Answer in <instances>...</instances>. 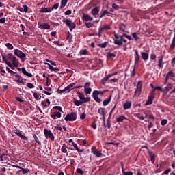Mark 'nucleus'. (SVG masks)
<instances>
[{
	"label": "nucleus",
	"mask_w": 175,
	"mask_h": 175,
	"mask_svg": "<svg viewBox=\"0 0 175 175\" xmlns=\"http://www.w3.org/2000/svg\"><path fill=\"white\" fill-rule=\"evenodd\" d=\"M134 59V66L132 71L131 77H134L135 75H136V66H137V65H139V63L140 62V55H139V51H137V49L135 50Z\"/></svg>",
	"instance_id": "obj_1"
},
{
	"label": "nucleus",
	"mask_w": 175,
	"mask_h": 175,
	"mask_svg": "<svg viewBox=\"0 0 175 175\" xmlns=\"http://www.w3.org/2000/svg\"><path fill=\"white\" fill-rule=\"evenodd\" d=\"M14 55H16V57L20 58L21 61H23V62L25 61V57H27V55H25V53H23V51H21V50L18 49H14Z\"/></svg>",
	"instance_id": "obj_2"
},
{
	"label": "nucleus",
	"mask_w": 175,
	"mask_h": 175,
	"mask_svg": "<svg viewBox=\"0 0 175 175\" xmlns=\"http://www.w3.org/2000/svg\"><path fill=\"white\" fill-rule=\"evenodd\" d=\"M124 34L122 36H118V34L114 33V44H117L118 46H122V40L124 39Z\"/></svg>",
	"instance_id": "obj_3"
},
{
	"label": "nucleus",
	"mask_w": 175,
	"mask_h": 175,
	"mask_svg": "<svg viewBox=\"0 0 175 175\" xmlns=\"http://www.w3.org/2000/svg\"><path fill=\"white\" fill-rule=\"evenodd\" d=\"M77 118V113L72 111L70 113H68L64 118L65 121H76Z\"/></svg>",
	"instance_id": "obj_4"
},
{
	"label": "nucleus",
	"mask_w": 175,
	"mask_h": 175,
	"mask_svg": "<svg viewBox=\"0 0 175 175\" xmlns=\"http://www.w3.org/2000/svg\"><path fill=\"white\" fill-rule=\"evenodd\" d=\"M62 21H63V23L66 24L67 26H68V28H69L70 31H72L73 29H75L76 28V24H75V23L72 22L71 20H70V19H64Z\"/></svg>",
	"instance_id": "obj_5"
},
{
	"label": "nucleus",
	"mask_w": 175,
	"mask_h": 175,
	"mask_svg": "<svg viewBox=\"0 0 175 175\" xmlns=\"http://www.w3.org/2000/svg\"><path fill=\"white\" fill-rule=\"evenodd\" d=\"M44 133L45 135L46 139H51L52 142H54V134L52 133L51 131H48L47 129H44Z\"/></svg>",
	"instance_id": "obj_6"
},
{
	"label": "nucleus",
	"mask_w": 175,
	"mask_h": 175,
	"mask_svg": "<svg viewBox=\"0 0 175 175\" xmlns=\"http://www.w3.org/2000/svg\"><path fill=\"white\" fill-rule=\"evenodd\" d=\"M15 135H16V136H18V137H20L23 143H27L28 142V137H27V136L25 135H23V133H21V131L20 130H16V131H14Z\"/></svg>",
	"instance_id": "obj_7"
},
{
	"label": "nucleus",
	"mask_w": 175,
	"mask_h": 175,
	"mask_svg": "<svg viewBox=\"0 0 175 175\" xmlns=\"http://www.w3.org/2000/svg\"><path fill=\"white\" fill-rule=\"evenodd\" d=\"M140 94H142V81H138L134 95L135 96H140Z\"/></svg>",
	"instance_id": "obj_8"
},
{
	"label": "nucleus",
	"mask_w": 175,
	"mask_h": 175,
	"mask_svg": "<svg viewBox=\"0 0 175 175\" xmlns=\"http://www.w3.org/2000/svg\"><path fill=\"white\" fill-rule=\"evenodd\" d=\"M91 152L92 154H94V155H95L98 158H99L100 157H102V152L98 150V149H96V146H92V147Z\"/></svg>",
	"instance_id": "obj_9"
},
{
	"label": "nucleus",
	"mask_w": 175,
	"mask_h": 175,
	"mask_svg": "<svg viewBox=\"0 0 175 175\" xmlns=\"http://www.w3.org/2000/svg\"><path fill=\"white\" fill-rule=\"evenodd\" d=\"M154 98L155 96H154V94H152V93H150L149 96L148 98V100L145 103V106L152 105V102H154Z\"/></svg>",
	"instance_id": "obj_10"
},
{
	"label": "nucleus",
	"mask_w": 175,
	"mask_h": 175,
	"mask_svg": "<svg viewBox=\"0 0 175 175\" xmlns=\"http://www.w3.org/2000/svg\"><path fill=\"white\" fill-rule=\"evenodd\" d=\"M17 69L19 72H22V73H23V75H25V76H27L28 77H32V74L27 72V70H25V67L21 68H17Z\"/></svg>",
	"instance_id": "obj_11"
},
{
	"label": "nucleus",
	"mask_w": 175,
	"mask_h": 175,
	"mask_svg": "<svg viewBox=\"0 0 175 175\" xmlns=\"http://www.w3.org/2000/svg\"><path fill=\"white\" fill-rule=\"evenodd\" d=\"M148 54H149V51H146V52H141L142 59L144 61H147L148 59V57H149Z\"/></svg>",
	"instance_id": "obj_12"
},
{
	"label": "nucleus",
	"mask_w": 175,
	"mask_h": 175,
	"mask_svg": "<svg viewBox=\"0 0 175 175\" xmlns=\"http://www.w3.org/2000/svg\"><path fill=\"white\" fill-rule=\"evenodd\" d=\"M122 173L124 175H133L132 171L125 172V168H124V163H121Z\"/></svg>",
	"instance_id": "obj_13"
},
{
	"label": "nucleus",
	"mask_w": 175,
	"mask_h": 175,
	"mask_svg": "<svg viewBox=\"0 0 175 175\" xmlns=\"http://www.w3.org/2000/svg\"><path fill=\"white\" fill-rule=\"evenodd\" d=\"M158 67L159 68H163V55H161L158 56Z\"/></svg>",
	"instance_id": "obj_14"
},
{
	"label": "nucleus",
	"mask_w": 175,
	"mask_h": 175,
	"mask_svg": "<svg viewBox=\"0 0 175 175\" xmlns=\"http://www.w3.org/2000/svg\"><path fill=\"white\" fill-rule=\"evenodd\" d=\"M53 9L51 8H42L40 10V13H51Z\"/></svg>",
	"instance_id": "obj_15"
},
{
	"label": "nucleus",
	"mask_w": 175,
	"mask_h": 175,
	"mask_svg": "<svg viewBox=\"0 0 175 175\" xmlns=\"http://www.w3.org/2000/svg\"><path fill=\"white\" fill-rule=\"evenodd\" d=\"M172 88H173V84H172L171 83H167V86L163 89V92H165V94H167L168 91L171 90Z\"/></svg>",
	"instance_id": "obj_16"
},
{
	"label": "nucleus",
	"mask_w": 175,
	"mask_h": 175,
	"mask_svg": "<svg viewBox=\"0 0 175 175\" xmlns=\"http://www.w3.org/2000/svg\"><path fill=\"white\" fill-rule=\"evenodd\" d=\"M82 20L83 21H92V20H94V18L92 17H90V16L88 15V14H83V16L82 17Z\"/></svg>",
	"instance_id": "obj_17"
},
{
	"label": "nucleus",
	"mask_w": 175,
	"mask_h": 175,
	"mask_svg": "<svg viewBox=\"0 0 175 175\" xmlns=\"http://www.w3.org/2000/svg\"><path fill=\"white\" fill-rule=\"evenodd\" d=\"M131 106H132V103L129 101H126L123 105V109L124 110H128V109H131Z\"/></svg>",
	"instance_id": "obj_18"
},
{
	"label": "nucleus",
	"mask_w": 175,
	"mask_h": 175,
	"mask_svg": "<svg viewBox=\"0 0 175 175\" xmlns=\"http://www.w3.org/2000/svg\"><path fill=\"white\" fill-rule=\"evenodd\" d=\"M39 28H40V29H50V25H49L48 23H44L40 25Z\"/></svg>",
	"instance_id": "obj_19"
},
{
	"label": "nucleus",
	"mask_w": 175,
	"mask_h": 175,
	"mask_svg": "<svg viewBox=\"0 0 175 175\" xmlns=\"http://www.w3.org/2000/svg\"><path fill=\"white\" fill-rule=\"evenodd\" d=\"M148 154L150 157V161L152 163H155V154L151 151H148Z\"/></svg>",
	"instance_id": "obj_20"
},
{
	"label": "nucleus",
	"mask_w": 175,
	"mask_h": 175,
	"mask_svg": "<svg viewBox=\"0 0 175 175\" xmlns=\"http://www.w3.org/2000/svg\"><path fill=\"white\" fill-rule=\"evenodd\" d=\"M92 97L94 99L95 102H97V103H100V102H102V99L99 98V96H98L96 93L92 94Z\"/></svg>",
	"instance_id": "obj_21"
},
{
	"label": "nucleus",
	"mask_w": 175,
	"mask_h": 175,
	"mask_svg": "<svg viewBox=\"0 0 175 175\" xmlns=\"http://www.w3.org/2000/svg\"><path fill=\"white\" fill-rule=\"evenodd\" d=\"M51 118L55 120V118H61V113L60 112H53V114L51 115Z\"/></svg>",
	"instance_id": "obj_22"
},
{
	"label": "nucleus",
	"mask_w": 175,
	"mask_h": 175,
	"mask_svg": "<svg viewBox=\"0 0 175 175\" xmlns=\"http://www.w3.org/2000/svg\"><path fill=\"white\" fill-rule=\"evenodd\" d=\"M111 95L109 96V97L107 99H105L103 100V106H107V105H109V103H110V102H111Z\"/></svg>",
	"instance_id": "obj_23"
},
{
	"label": "nucleus",
	"mask_w": 175,
	"mask_h": 175,
	"mask_svg": "<svg viewBox=\"0 0 175 175\" xmlns=\"http://www.w3.org/2000/svg\"><path fill=\"white\" fill-rule=\"evenodd\" d=\"M12 65L15 68H17V66H18V60L17 59V58L15 56H14V57L12 59Z\"/></svg>",
	"instance_id": "obj_24"
},
{
	"label": "nucleus",
	"mask_w": 175,
	"mask_h": 175,
	"mask_svg": "<svg viewBox=\"0 0 175 175\" xmlns=\"http://www.w3.org/2000/svg\"><path fill=\"white\" fill-rule=\"evenodd\" d=\"M72 146L78 152H84V149L79 148V147L77 146V144L72 142Z\"/></svg>",
	"instance_id": "obj_25"
},
{
	"label": "nucleus",
	"mask_w": 175,
	"mask_h": 175,
	"mask_svg": "<svg viewBox=\"0 0 175 175\" xmlns=\"http://www.w3.org/2000/svg\"><path fill=\"white\" fill-rule=\"evenodd\" d=\"M91 13L92 14H93V16H96L99 13V9L98 8V7L93 8Z\"/></svg>",
	"instance_id": "obj_26"
},
{
	"label": "nucleus",
	"mask_w": 175,
	"mask_h": 175,
	"mask_svg": "<svg viewBox=\"0 0 175 175\" xmlns=\"http://www.w3.org/2000/svg\"><path fill=\"white\" fill-rule=\"evenodd\" d=\"M157 90H159V91H161V92H163V89L161 88V86H157V87H155L154 88V90H152L150 94H152L153 95H154V92H155V91H157Z\"/></svg>",
	"instance_id": "obj_27"
},
{
	"label": "nucleus",
	"mask_w": 175,
	"mask_h": 175,
	"mask_svg": "<svg viewBox=\"0 0 175 175\" xmlns=\"http://www.w3.org/2000/svg\"><path fill=\"white\" fill-rule=\"evenodd\" d=\"M98 113L101 115V116H106V109L105 108H99L98 109Z\"/></svg>",
	"instance_id": "obj_28"
},
{
	"label": "nucleus",
	"mask_w": 175,
	"mask_h": 175,
	"mask_svg": "<svg viewBox=\"0 0 175 175\" xmlns=\"http://www.w3.org/2000/svg\"><path fill=\"white\" fill-rule=\"evenodd\" d=\"M109 78H110V77H109V75H107V77H104L101 80V83H102L103 85H106V83H107V81H109Z\"/></svg>",
	"instance_id": "obj_29"
},
{
	"label": "nucleus",
	"mask_w": 175,
	"mask_h": 175,
	"mask_svg": "<svg viewBox=\"0 0 175 175\" xmlns=\"http://www.w3.org/2000/svg\"><path fill=\"white\" fill-rule=\"evenodd\" d=\"M124 120H126V118L124 116H120L116 118V122H122Z\"/></svg>",
	"instance_id": "obj_30"
},
{
	"label": "nucleus",
	"mask_w": 175,
	"mask_h": 175,
	"mask_svg": "<svg viewBox=\"0 0 175 175\" xmlns=\"http://www.w3.org/2000/svg\"><path fill=\"white\" fill-rule=\"evenodd\" d=\"M106 125V128H108V129H110V128H111V123L110 121V116L108 117L107 120V123H105Z\"/></svg>",
	"instance_id": "obj_31"
},
{
	"label": "nucleus",
	"mask_w": 175,
	"mask_h": 175,
	"mask_svg": "<svg viewBox=\"0 0 175 175\" xmlns=\"http://www.w3.org/2000/svg\"><path fill=\"white\" fill-rule=\"evenodd\" d=\"M108 44H109V42H105L104 43L97 44V46L98 47H100L101 49H106Z\"/></svg>",
	"instance_id": "obj_32"
},
{
	"label": "nucleus",
	"mask_w": 175,
	"mask_h": 175,
	"mask_svg": "<svg viewBox=\"0 0 175 175\" xmlns=\"http://www.w3.org/2000/svg\"><path fill=\"white\" fill-rule=\"evenodd\" d=\"M33 137L36 143H38V146H42V143L40 142V141H39V139L38 138V136H36V134H33Z\"/></svg>",
	"instance_id": "obj_33"
},
{
	"label": "nucleus",
	"mask_w": 175,
	"mask_h": 175,
	"mask_svg": "<svg viewBox=\"0 0 175 175\" xmlns=\"http://www.w3.org/2000/svg\"><path fill=\"white\" fill-rule=\"evenodd\" d=\"M84 87V92L85 94H91V91H92V89L91 88H87L85 87V85L83 86Z\"/></svg>",
	"instance_id": "obj_34"
},
{
	"label": "nucleus",
	"mask_w": 175,
	"mask_h": 175,
	"mask_svg": "<svg viewBox=\"0 0 175 175\" xmlns=\"http://www.w3.org/2000/svg\"><path fill=\"white\" fill-rule=\"evenodd\" d=\"M66 3H68V0H61L60 9L65 8L66 6Z\"/></svg>",
	"instance_id": "obj_35"
},
{
	"label": "nucleus",
	"mask_w": 175,
	"mask_h": 175,
	"mask_svg": "<svg viewBox=\"0 0 175 175\" xmlns=\"http://www.w3.org/2000/svg\"><path fill=\"white\" fill-rule=\"evenodd\" d=\"M73 103L75 105V106H81L83 105V102L81 100H77L76 99H74Z\"/></svg>",
	"instance_id": "obj_36"
},
{
	"label": "nucleus",
	"mask_w": 175,
	"mask_h": 175,
	"mask_svg": "<svg viewBox=\"0 0 175 175\" xmlns=\"http://www.w3.org/2000/svg\"><path fill=\"white\" fill-rule=\"evenodd\" d=\"M125 24L124 23H121L120 25H119V29L120 31H122V32H125Z\"/></svg>",
	"instance_id": "obj_37"
},
{
	"label": "nucleus",
	"mask_w": 175,
	"mask_h": 175,
	"mask_svg": "<svg viewBox=\"0 0 175 175\" xmlns=\"http://www.w3.org/2000/svg\"><path fill=\"white\" fill-rule=\"evenodd\" d=\"M106 14H111V13L107 12V10H104L103 12V13L101 14V15L99 16L100 18L105 17V16H106Z\"/></svg>",
	"instance_id": "obj_38"
},
{
	"label": "nucleus",
	"mask_w": 175,
	"mask_h": 175,
	"mask_svg": "<svg viewBox=\"0 0 175 175\" xmlns=\"http://www.w3.org/2000/svg\"><path fill=\"white\" fill-rule=\"evenodd\" d=\"M90 100H91V97H85L82 98L81 102H83V103H87L90 102Z\"/></svg>",
	"instance_id": "obj_39"
},
{
	"label": "nucleus",
	"mask_w": 175,
	"mask_h": 175,
	"mask_svg": "<svg viewBox=\"0 0 175 175\" xmlns=\"http://www.w3.org/2000/svg\"><path fill=\"white\" fill-rule=\"evenodd\" d=\"M50 70L51 72H55V73H57V72L59 71V68H55L53 66H50Z\"/></svg>",
	"instance_id": "obj_40"
},
{
	"label": "nucleus",
	"mask_w": 175,
	"mask_h": 175,
	"mask_svg": "<svg viewBox=\"0 0 175 175\" xmlns=\"http://www.w3.org/2000/svg\"><path fill=\"white\" fill-rule=\"evenodd\" d=\"M5 46L7 47V49H8V50H13V49H14V47L13 46V44L10 43H6Z\"/></svg>",
	"instance_id": "obj_41"
},
{
	"label": "nucleus",
	"mask_w": 175,
	"mask_h": 175,
	"mask_svg": "<svg viewBox=\"0 0 175 175\" xmlns=\"http://www.w3.org/2000/svg\"><path fill=\"white\" fill-rule=\"evenodd\" d=\"M107 58H116V53H107Z\"/></svg>",
	"instance_id": "obj_42"
},
{
	"label": "nucleus",
	"mask_w": 175,
	"mask_h": 175,
	"mask_svg": "<svg viewBox=\"0 0 175 175\" xmlns=\"http://www.w3.org/2000/svg\"><path fill=\"white\" fill-rule=\"evenodd\" d=\"M167 77H174V73L172 70H170L166 75Z\"/></svg>",
	"instance_id": "obj_43"
},
{
	"label": "nucleus",
	"mask_w": 175,
	"mask_h": 175,
	"mask_svg": "<svg viewBox=\"0 0 175 175\" xmlns=\"http://www.w3.org/2000/svg\"><path fill=\"white\" fill-rule=\"evenodd\" d=\"M62 152L64 154H66V152H68V150L66 149V145L64 144L62 147Z\"/></svg>",
	"instance_id": "obj_44"
},
{
	"label": "nucleus",
	"mask_w": 175,
	"mask_h": 175,
	"mask_svg": "<svg viewBox=\"0 0 175 175\" xmlns=\"http://www.w3.org/2000/svg\"><path fill=\"white\" fill-rule=\"evenodd\" d=\"M22 172H23V174H27V173H29V169L28 168H21Z\"/></svg>",
	"instance_id": "obj_45"
},
{
	"label": "nucleus",
	"mask_w": 175,
	"mask_h": 175,
	"mask_svg": "<svg viewBox=\"0 0 175 175\" xmlns=\"http://www.w3.org/2000/svg\"><path fill=\"white\" fill-rule=\"evenodd\" d=\"M94 94H97V96H99V95H102V94H103V92L102 91H98V90H94L92 93L93 95H94Z\"/></svg>",
	"instance_id": "obj_46"
},
{
	"label": "nucleus",
	"mask_w": 175,
	"mask_h": 175,
	"mask_svg": "<svg viewBox=\"0 0 175 175\" xmlns=\"http://www.w3.org/2000/svg\"><path fill=\"white\" fill-rule=\"evenodd\" d=\"M150 59L151 61H155L157 59V55L155 53L150 54Z\"/></svg>",
	"instance_id": "obj_47"
},
{
	"label": "nucleus",
	"mask_w": 175,
	"mask_h": 175,
	"mask_svg": "<svg viewBox=\"0 0 175 175\" xmlns=\"http://www.w3.org/2000/svg\"><path fill=\"white\" fill-rule=\"evenodd\" d=\"M135 117H137V118H139V120H141L143 121V120H144V117L143 116H142L141 113H137L135 115Z\"/></svg>",
	"instance_id": "obj_48"
},
{
	"label": "nucleus",
	"mask_w": 175,
	"mask_h": 175,
	"mask_svg": "<svg viewBox=\"0 0 175 175\" xmlns=\"http://www.w3.org/2000/svg\"><path fill=\"white\" fill-rule=\"evenodd\" d=\"M53 109H55V110H58L59 111H61L62 113V107L61 106H54Z\"/></svg>",
	"instance_id": "obj_49"
},
{
	"label": "nucleus",
	"mask_w": 175,
	"mask_h": 175,
	"mask_svg": "<svg viewBox=\"0 0 175 175\" xmlns=\"http://www.w3.org/2000/svg\"><path fill=\"white\" fill-rule=\"evenodd\" d=\"M76 172L79 174H84V171L81 168H77Z\"/></svg>",
	"instance_id": "obj_50"
},
{
	"label": "nucleus",
	"mask_w": 175,
	"mask_h": 175,
	"mask_svg": "<svg viewBox=\"0 0 175 175\" xmlns=\"http://www.w3.org/2000/svg\"><path fill=\"white\" fill-rule=\"evenodd\" d=\"M132 36L133 38H134L135 40L137 41L139 38V37L137 36V33L135 32V33H132Z\"/></svg>",
	"instance_id": "obj_51"
},
{
	"label": "nucleus",
	"mask_w": 175,
	"mask_h": 175,
	"mask_svg": "<svg viewBox=\"0 0 175 175\" xmlns=\"http://www.w3.org/2000/svg\"><path fill=\"white\" fill-rule=\"evenodd\" d=\"M85 24L86 28H91V27L94 25V23L91 22L85 23Z\"/></svg>",
	"instance_id": "obj_52"
},
{
	"label": "nucleus",
	"mask_w": 175,
	"mask_h": 175,
	"mask_svg": "<svg viewBox=\"0 0 175 175\" xmlns=\"http://www.w3.org/2000/svg\"><path fill=\"white\" fill-rule=\"evenodd\" d=\"M109 83H118V78H113L109 81Z\"/></svg>",
	"instance_id": "obj_53"
},
{
	"label": "nucleus",
	"mask_w": 175,
	"mask_h": 175,
	"mask_svg": "<svg viewBox=\"0 0 175 175\" xmlns=\"http://www.w3.org/2000/svg\"><path fill=\"white\" fill-rule=\"evenodd\" d=\"M72 34L69 31H68V35H67V40L70 42V40H72Z\"/></svg>",
	"instance_id": "obj_54"
},
{
	"label": "nucleus",
	"mask_w": 175,
	"mask_h": 175,
	"mask_svg": "<svg viewBox=\"0 0 175 175\" xmlns=\"http://www.w3.org/2000/svg\"><path fill=\"white\" fill-rule=\"evenodd\" d=\"M58 6H59V3H55L52 6V8H51V9H52V10H57L58 9Z\"/></svg>",
	"instance_id": "obj_55"
},
{
	"label": "nucleus",
	"mask_w": 175,
	"mask_h": 175,
	"mask_svg": "<svg viewBox=\"0 0 175 175\" xmlns=\"http://www.w3.org/2000/svg\"><path fill=\"white\" fill-rule=\"evenodd\" d=\"M123 36H124V38H126V39H129V40H132V36H131L125 33H123Z\"/></svg>",
	"instance_id": "obj_56"
},
{
	"label": "nucleus",
	"mask_w": 175,
	"mask_h": 175,
	"mask_svg": "<svg viewBox=\"0 0 175 175\" xmlns=\"http://www.w3.org/2000/svg\"><path fill=\"white\" fill-rule=\"evenodd\" d=\"M23 8L24 13H27L28 12V9H29L28 6H27V5H23Z\"/></svg>",
	"instance_id": "obj_57"
},
{
	"label": "nucleus",
	"mask_w": 175,
	"mask_h": 175,
	"mask_svg": "<svg viewBox=\"0 0 175 175\" xmlns=\"http://www.w3.org/2000/svg\"><path fill=\"white\" fill-rule=\"evenodd\" d=\"M27 87L30 89L35 88V85H33V84H32L31 83H27Z\"/></svg>",
	"instance_id": "obj_58"
},
{
	"label": "nucleus",
	"mask_w": 175,
	"mask_h": 175,
	"mask_svg": "<svg viewBox=\"0 0 175 175\" xmlns=\"http://www.w3.org/2000/svg\"><path fill=\"white\" fill-rule=\"evenodd\" d=\"M103 28H100L99 29V31L98 33H96V35H98V36H99V38H100V36H102V32H103Z\"/></svg>",
	"instance_id": "obj_59"
},
{
	"label": "nucleus",
	"mask_w": 175,
	"mask_h": 175,
	"mask_svg": "<svg viewBox=\"0 0 175 175\" xmlns=\"http://www.w3.org/2000/svg\"><path fill=\"white\" fill-rule=\"evenodd\" d=\"M161 124L163 126H165V125H166V124H167V119H163V120H161Z\"/></svg>",
	"instance_id": "obj_60"
},
{
	"label": "nucleus",
	"mask_w": 175,
	"mask_h": 175,
	"mask_svg": "<svg viewBox=\"0 0 175 175\" xmlns=\"http://www.w3.org/2000/svg\"><path fill=\"white\" fill-rule=\"evenodd\" d=\"M13 57H14V55H13L12 53H8L7 55V58L8 59H13Z\"/></svg>",
	"instance_id": "obj_61"
},
{
	"label": "nucleus",
	"mask_w": 175,
	"mask_h": 175,
	"mask_svg": "<svg viewBox=\"0 0 175 175\" xmlns=\"http://www.w3.org/2000/svg\"><path fill=\"white\" fill-rule=\"evenodd\" d=\"M81 55H87L88 54V51L87 49H84L81 53Z\"/></svg>",
	"instance_id": "obj_62"
},
{
	"label": "nucleus",
	"mask_w": 175,
	"mask_h": 175,
	"mask_svg": "<svg viewBox=\"0 0 175 175\" xmlns=\"http://www.w3.org/2000/svg\"><path fill=\"white\" fill-rule=\"evenodd\" d=\"M112 8L113 9H116V10H118V9H120V6H118L117 4L116 3H113L112 5Z\"/></svg>",
	"instance_id": "obj_63"
},
{
	"label": "nucleus",
	"mask_w": 175,
	"mask_h": 175,
	"mask_svg": "<svg viewBox=\"0 0 175 175\" xmlns=\"http://www.w3.org/2000/svg\"><path fill=\"white\" fill-rule=\"evenodd\" d=\"M85 117H87V114H85V113H83L80 116L81 120H85Z\"/></svg>",
	"instance_id": "obj_64"
}]
</instances>
